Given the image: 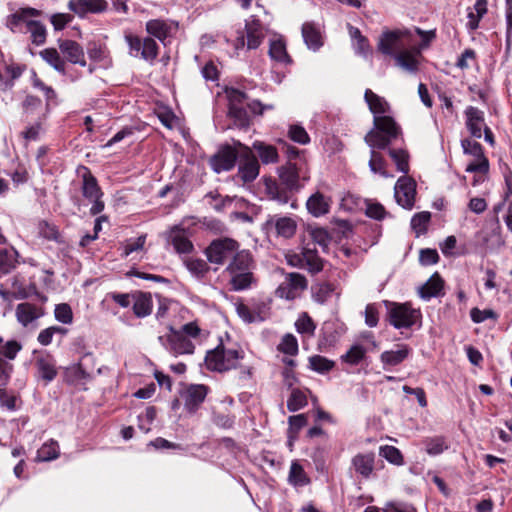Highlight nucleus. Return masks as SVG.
<instances>
[{"mask_svg": "<svg viewBox=\"0 0 512 512\" xmlns=\"http://www.w3.org/2000/svg\"><path fill=\"white\" fill-rule=\"evenodd\" d=\"M370 112L373 114V128L365 135V142L370 147L369 168L373 173L383 177H393L385 169L386 162L377 149L388 148L394 141L402 136L401 127L390 115V105L385 98L377 95L370 89L364 94Z\"/></svg>", "mask_w": 512, "mask_h": 512, "instance_id": "nucleus-1", "label": "nucleus"}, {"mask_svg": "<svg viewBox=\"0 0 512 512\" xmlns=\"http://www.w3.org/2000/svg\"><path fill=\"white\" fill-rule=\"evenodd\" d=\"M170 333L167 336H159V341L170 353L174 355L193 354L195 345L193 340L201 339L202 330L195 322H189L182 326L180 330L169 328Z\"/></svg>", "mask_w": 512, "mask_h": 512, "instance_id": "nucleus-2", "label": "nucleus"}, {"mask_svg": "<svg viewBox=\"0 0 512 512\" xmlns=\"http://www.w3.org/2000/svg\"><path fill=\"white\" fill-rule=\"evenodd\" d=\"M411 44L412 34L409 30H385L378 39L377 48L382 54L395 58V55L410 47Z\"/></svg>", "mask_w": 512, "mask_h": 512, "instance_id": "nucleus-3", "label": "nucleus"}, {"mask_svg": "<svg viewBox=\"0 0 512 512\" xmlns=\"http://www.w3.org/2000/svg\"><path fill=\"white\" fill-rule=\"evenodd\" d=\"M281 183L289 191H299L303 187L301 181L306 182L309 179L306 170V164L303 159L297 161H287V163L278 169Z\"/></svg>", "mask_w": 512, "mask_h": 512, "instance_id": "nucleus-4", "label": "nucleus"}, {"mask_svg": "<svg viewBox=\"0 0 512 512\" xmlns=\"http://www.w3.org/2000/svg\"><path fill=\"white\" fill-rule=\"evenodd\" d=\"M239 358L238 350L218 346L207 353L205 364L209 370L223 372L235 367Z\"/></svg>", "mask_w": 512, "mask_h": 512, "instance_id": "nucleus-5", "label": "nucleus"}, {"mask_svg": "<svg viewBox=\"0 0 512 512\" xmlns=\"http://www.w3.org/2000/svg\"><path fill=\"white\" fill-rule=\"evenodd\" d=\"M239 249V244L231 238H220L212 241L206 249V256L210 263L223 265L232 259Z\"/></svg>", "mask_w": 512, "mask_h": 512, "instance_id": "nucleus-6", "label": "nucleus"}, {"mask_svg": "<svg viewBox=\"0 0 512 512\" xmlns=\"http://www.w3.org/2000/svg\"><path fill=\"white\" fill-rule=\"evenodd\" d=\"M237 142L238 141H235L233 145L221 147L218 152L210 158L209 165L215 173L219 174L234 168L238 155H241L243 152L237 145Z\"/></svg>", "mask_w": 512, "mask_h": 512, "instance_id": "nucleus-7", "label": "nucleus"}, {"mask_svg": "<svg viewBox=\"0 0 512 512\" xmlns=\"http://www.w3.org/2000/svg\"><path fill=\"white\" fill-rule=\"evenodd\" d=\"M125 41L129 46V54L133 57L152 62L158 55V45L150 37L139 38L131 33L125 34Z\"/></svg>", "mask_w": 512, "mask_h": 512, "instance_id": "nucleus-8", "label": "nucleus"}, {"mask_svg": "<svg viewBox=\"0 0 512 512\" xmlns=\"http://www.w3.org/2000/svg\"><path fill=\"white\" fill-rule=\"evenodd\" d=\"M461 147L464 154L473 157V160L467 164L465 171L468 173L487 174L489 171V161L484 155L482 146L476 141L463 139Z\"/></svg>", "mask_w": 512, "mask_h": 512, "instance_id": "nucleus-9", "label": "nucleus"}, {"mask_svg": "<svg viewBox=\"0 0 512 512\" xmlns=\"http://www.w3.org/2000/svg\"><path fill=\"white\" fill-rule=\"evenodd\" d=\"M390 323L397 329L409 328L420 318V312L408 304L390 303L388 305Z\"/></svg>", "mask_w": 512, "mask_h": 512, "instance_id": "nucleus-10", "label": "nucleus"}, {"mask_svg": "<svg viewBox=\"0 0 512 512\" xmlns=\"http://www.w3.org/2000/svg\"><path fill=\"white\" fill-rule=\"evenodd\" d=\"M307 288V280L300 273H288L276 289L279 298L293 300Z\"/></svg>", "mask_w": 512, "mask_h": 512, "instance_id": "nucleus-11", "label": "nucleus"}, {"mask_svg": "<svg viewBox=\"0 0 512 512\" xmlns=\"http://www.w3.org/2000/svg\"><path fill=\"white\" fill-rule=\"evenodd\" d=\"M416 195V183L407 176L400 177L394 187V197L398 205L412 209Z\"/></svg>", "mask_w": 512, "mask_h": 512, "instance_id": "nucleus-12", "label": "nucleus"}, {"mask_svg": "<svg viewBox=\"0 0 512 512\" xmlns=\"http://www.w3.org/2000/svg\"><path fill=\"white\" fill-rule=\"evenodd\" d=\"M234 306L239 318L247 324L262 322L268 317V307L265 304L249 306L242 302H237Z\"/></svg>", "mask_w": 512, "mask_h": 512, "instance_id": "nucleus-13", "label": "nucleus"}, {"mask_svg": "<svg viewBox=\"0 0 512 512\" xmlns=\"http://www.w3.org/2000/svg\"><path fill=\"white\" fill-rule=\"evenodd\" d=\"M68 9L80 18L87 14H98L106 11L108 3L105 0H69Z\"/></svg>", "mask_w": 512, "mask_h": 512, "instance_id": "nucleus-14", "label": "nucleus"}, {"mask_svg": "<svg viewBox=\"0 0 512 512\" xmlns=\"http://www.w3.org/2000/svg\"><path fill=\"white\" fill-rule=\"evenodd\" d=\"M268 229H274L278 236L284 238L292 237L297 228V223L294 218L283 215H271L265 222Z\"/></svg>", "mask_w": 512, "mask_h": 512, "instance_id": "nucleus-15", "label": "nucleus"}, {"mask_svg": "<svg viewBox=\"0 0 512 512\" xmlns=\"http://www.w3.org/2000/svg\"><path fill=\"white\" fill-rule=\"evenodd\" d=\"M237 145L243 150L241 156L246 159V161L238 168V176L243 180V182H251L256 179L259 174V163L254 157H252L251 148L243 145L241 142H237Z\"/></svg>", "mask_w": 512, "mask_h": 512, "instance_id": "nucleus-16", "label": "nucleus"}, {"mask_svg": "<svg viewBox=\"0 0 512 512\" xmlns=\"http://www.w3.org/2000/svg\"><path fill=\"white\" fill-rule=\"evenodd\" d=\"M420 48L407 47L395 55V64L407 73L415 74L419 69Z\"/></svg>", "mask_w": 512, "mask_h": 512, "instance_id": "nucleus-17", "label": "nucleus"}, {"mask_svg": "<svg viewBox=\"0 0 512 512\" xmlns=\"http://www.w3.org/2000/svg\"><path fill=\"white\" fill-rule=\"evenodd\" d=\"M94 373V358L90 353L84 354L80 361L69 366L66 374L75 380H91Z\"/></svg>", "mask_w": 512, "mask_h": 512, "instance_id": "nucleus-18", "label": "nucleus"}, {"mask_svg": "<svg viewBox=\"0 0 512 512\" xmlns=\"http://www.w3.org/2000/svg\"><path fill=\"white\" fill-rule=\"evenodd\" d=\"M375 458L373 452L358 453L351 460V468L362 479H369L374 472Z\"/></svg>", "mask_w": 512, "mask_h": 512, "instance_id": "nucleus-19", "label": "nucleus"}, {"mask_svg": "<svg viewBox=\"0 0 512 512\" xmlns=\"http://www.w3.org/2000/svg\"><path fill=\"white\" fill-rule=\"evenodd\" d=\"M301 31L304 43L309 50L316 52L324 45L323 31L319 24L305 22Z\"/></svg>", "mask_w": 512, "mask_h": 512, "instance_id": "nucleus-20", "label": "nucleus"}, {"mask_svg": "<svg viewBox=\"0 0 512 512\" xmlns=\"http://www.w3.org/2000/svg\"><path fill=\"white\" fill-rule=\"evenodd\" d=\"M167 240L171 243L177 253H190L193 250V244L189 240V234L181 225H176L170 229Z\"/></svg>", "mask_w": 512, "mask_h": 512, "instance_id": "nucleus-21", "label": "nucleus"}, {"mask_svg": "<svg viewBox=\"0 0 512 512\" xmlns=\"http://www.w3.org/2000/svg\"><path fill=\"white\" fill-rule=\"evenodd\" d=\"M465 124L471 136L475 138L482 137V131L487 127L484 118V112L474 106H468L464 112Z\"/></svg>", "mask_w": 512, "mask_h": 512, "instance_id": "nucleus-22", "label": "nucleus"}, {"mask_svg": "<svg viewBox=\"0 0 512 512\" xmlns=\"http://www.w3.org/2000/svg\"><path fill=\"white\" fill-rule=\"evenodd\" d=\"M206 395V386H184L180 391V397L190 412L196 410L198 405L204 401Z\"/></svg>", "mask_w": 512, "mask_h": 512, "instance_id": "nucleus-23", "label": "nucleus"}, {"mask_svg": "<svg viewBox=\"0 0 512 512\" xmlns=\"http://www.w3.org/2000/svg\"><path fill=\"white\" fill-rule=\"evenodd\" d=\"M59 49L66 59L80 66H86L85 54L82 46L73 40H59Z\"/></svg>", "mask_w": 512, "mask_h": 512, "instance_id": "nucleus-24", "label": "nucleus"}, {"mask_svg": "<svg viewBox=\"0 0 512 512\" xmlns=\"http://www.w3.org/2000/svg\"><path fill=\"white\" fill-rule=\"evenodd\" d=\"M78 173L82 177V194L88 200L94 198H101L103 193L97 183L96 178L91 174L90 170L86 167H81Z\"/></svg>", "mask_w": 512, "mask_h": 512, "instance_id": "nucleus-25", "label": "nucleus"}, {"mask_svg": "<svg viewBox=\"0 0 512 512\" xmlns=\"http://www.w3.org/2000/svg\"><path fill=\"white\" fill-rule=\"evenodd\" d=\"M245 31L247 37V49H257L265 38V29L263 25L258 20L251 19L246 21Z\"/></svg>", "mask_w": 512, "mask_h": 512, "instance_id": "nucleus-26", "label": "nucleus"}, {"mask_svg": "<svg viewBox=\"0 0 512 512\" xmlns=\"http://www.w3.org/2000/svg\"><path fill=\"white\" fill-rule=\"evenodd\" d=\"M331 200L320 192L312 194L307 202L306 207L308 212L314 217L326 215L330 211Z\"/></svg>", "mask_w": 512, "mask_h": 512, "instance_id": "nucleus-27", "label": "nucleus"}, {"mask_svg": "<svg viewBox=\"0 0 512 512\" xmlns=\"http://www.w3.org/2000/svg\"><path fill=\"white\" fill-rule=\"evenodd\" d=\"M15 314L18 322L26 327L33 321L40 318L42 316V311L37 306L25 302L17 305Z\"/></svg>", "mask_w": 512, "mask_h": 512, "instance_id": "nucleus-28", "label": "nucleus"}, {"mask_svg": "<svg viewBox=\"0 0 512 512\" xmlns=\"http://www.w3.org/2000/svg\"><path fill=\"white\" fill-rule=\"evenodd\" d=\"M269 56L271 60L281 64H290L291 58L287 53L286 44L284 40L277 36L269 41Z\"/></svg>", "mask_w": 512, "mask_h": 512, "instance_id": "nucleus-29", "label": "nucleus"}, {"mask_svg": "<svg viewBox=\"0 0 512 512\" xmlns=\"http://www.w3.org/2000/svg\"><path fill=\"white\" fill-rule=\"evenodd\" d=\"M443 284L442 278L436 273L419 288V296L424 300H430L433 297H438L443 290Z\"/></svg>", "mask_w": 512, "mask_h": 512, "instance_id": "nucleus-30", "label": "nucleus"}, {"mask_svg": "<svg viewBox=\"0 0 512 512\" xmlns=\"http://www.w3.org/2000/svg\"><path fill=\"white\" fill-rule=\"evenodd\" d=\"M410 348L405 344H398L394 349L381 354V361L385 366H395L403 362L409 355Z\"/></svg>", "mask_w": 512, "mask_h": 512, "instance_id": "nucleus-31", "label": "nucleus"}, {"mask_svg": "<svg viewBox=\"0 0 512 512\" xmlns=\"http://www.w3.org/2000/svg\"><path fill=\"white\" fill-rule=\"evenodd\" d=\"M252 258L248 251H236L227 267L229 273L251 271Z\"/></svg>", "mask_w": 512, "mask_h": 512, "instance_id": "nucleus-32", "label": "nucleus"}, {"mask_svg": "<svg viewBox=\"0 0 512 512\" xmlns=\"http://www.w3.org/2000/svg\"><path fill=\"white\" fill-rule=\"evenodd\" d=\"M132 297L134 314L139 318L148 316L152 311L151 295L148 293L138 292L132 294Z\"/></svg>", "mask_w": 512, "mask_h": 512, "instance_id": "nucleus-33", "label": "nucleus"}, {"mask_svg": "<svg viewBox=\"0 0 512 512\" xmlns=\"http://www.w3.org/2000/svg\"><path fill=\"white\" fill-rule=\"evenodd\" d=\"M265 192L270 199L277 201L281 204L288 203L290 199L289 189H287L286 186L282 187L280 184H278L275 180L272 179L265 180Z\"/></svg>", "mask_w": 512, "mask_h": 512, "instance_id": "nucleus-34", "label": "nucleus"}, {"mask_svg": "<svg viewBox=\"0 0 512 512\" xmlns=\"http://www.w3.org/2000/svg\"><path fill=\"white\" fill-rule=\"evenodd\" d=\"M22 70L16 65L3 64L0 66V90H8L13 84L14 80L20 77Z\"/></svg>", "mask_w": 512, "mask_h": 512, "instance_id": "nucleus-35", "label": "nucleus"}, {"mask_svg": "<svg viewBox=\"0 0 512 512\" xmlns=\"http://www.w3.org/2000/svg\"><path fill=\"white\" fill-rule=\"evenodd\" d=\"M487 13V1L476 0L472 9L468 11L467 27L469 30L474 31L479 27V22L482 17Z\"/></svg>", "mask_w": 512, "mask_h": 512, "instance_id": "nucleus-36", "label": "nucleus"}, {"mask_svg": "<svg viewBox=\"0 0 512 512\" xmlns=\"http://www.w3.org/2000/svg\"><path fill=\"white\" fill-rule=\"evenodd\" d=\"M171 26L164 20L153 19L146 23V31L163 42L169 35Z\"/></svg>", "mask_w": 512, "mask_h": 512, "instance_id": "nucleus-37", "label": "nucleus"}, {"mask_svg": "<svg viewBox=\"0 0 512 512\" xmlns=\"http://www.w3.org/2000/svg\"><path fill=\"white\" fill-rule=\"evenodd\" d=\"M253 148L264 164L276 163L278 161V152L274 146L261 141H255Z\"/></svg>", "mask_w": 512, "mask_h": 512, "instance_id": "nucleus-38", "label": "nucleus"}, {"mask_svg": "<svg viewBox=\"0 0 512 512\" xmlns=\"http://www.w3.org/2000/svg\"><path fill=\"white\" fill-rule=\"evenodd\" d=\"M26 30L30 33L33 44L39 46L45 43L47 31L43 23L35 20L27 21Z\"/></svg>", "mask_w": 512, "mask_h": 512, "instance_id": "nucleus-39", "label": "nucleus"}, {"mask_svg": "<svg viewBox=\"0 0 512 512\" xmlns=\"http://www.w3.org/2000/svg\"><path fill=\"white\" fill-rule=\"evenodd\" d=\"M41 57L44 61H46L50 66H52L56 71L64 74L66 63L64 59L61 58L59 52L54 48H47L40 52Z\"/></svg>", "mask_w": 512, "mask_h": 512, "instance_id": "nucleus-40", "label": "nucleus"}, {"mask_svg": "<svg viewBox=\"0 0 512 512\" xmlns=\"http://www.w3.org/2000/svg\"><path fill=\"white\" fill-rule=\"evenodd\" d=\"M230 284L235 291H241L249 288L254 281L251 271L230 273Z\"/></svg>", "mask_w": 512, "mask_h": 512, "instance_id": "nucleus-41", "label": "nucleus"}, {"mask_svg": "<svg viewBox=\"0 0 512 512\" xmlns=\"http://www.w3.org/2000/svg\"><path fill=\"white\" fill-rule=\"evenodd\" d=\"M304 267L312 273H318L323 269L322 260L318 257L315 251L305 248L301 255Z\"/></svg>", "mask_w": 512, "mask_h": 512, "instance_id": "nucleus-42", "label": "nucleus"}, {"mask_svg": "<svg viewBox=\"0 0 512 512\" xmlns=\"http://www.w3.org/2000/svg\"><path fill=\"white\" fill-rule=\"evenodd\" d=\"M389 155L395 163L397 170L404 174L409 171V155L404 149H393L389 148Z\"/></svg>", "mask_w": 512, "mask_h": 512, "instance_id": "nucleus-43", "label": "nucleus"}, {"mask_svg": "<svg viewBox=\"0 0 512 512\" xmlns=\"http://www.w3.org/2000/svg\"><path fill=\"white\" fill-rule=\"evenodd\" d=\"M18 253L15 249H4L0 251V270L9 273L16 267Z\"/></svg>", "mask_w": 512, "mask_h": 512, "instance_id": "nucleus-44", "label": "nucleus"}, {"mask_svg": "<svg viewBox=\"0 0 512 512\" xmlns=\"http://www.w3.org/2000/svg\"><path fill=\"white\" fill-rule=\"evenodd\" d=\"M379 455L385 458L391 464L401 466L404 464V459L401 451L391 445L381 446L379 449Z\"/></svg>", "mask_w": 512, "mask_h": 512, "instance_id": "nucleus-45", "label": "nucleus"}, {"mask_svg": "<svg viewBox=\"0 0 512 512\" xmlns=\"http://www.w3.org/2000/svg\"><path fill=\"white\" fill-rule=\"evenodd\" d=\"M59 456V446L55 441L44 443L37 451L39 461L54 460Z\"/></svg>", "mask_w": 512, "mask_h": 512, "instance_id": "nucleus-46", "label": "nucleus"}, {"mask_svg": "<svg viewBox=\"0 0 512 512\" xmlns=\"http://www.w3.org/2000/svg\"><path fill=\"white\" fill-rule=\"evenodd\" d=\"M289 481L295 486H304L308 484L309 479L303 467L296 461L292 462L289 472Z\"/></svg>", "mask_w": 512, "mask_h": 512, "instance_id": "nucleus-47", "label": "nucleus"}, {"mask_svg": "<svg viewBox=\"0 0 512 512\" xmlns=\"http://www.w3.org/2000/svg\"><path fill=\"white\" fill-rule=\"evenodd\" d=\"M277 349L287 355L294 356L298 353V341L297 338L290 333L285 334L280 343L277 346Z\"/></svg>", "mask_w": 512, "mask_h": 512, "instance_id": "nucleus-48", "label": "nucleus"}, {"mask_svg": "<svg viewBox=\"0 0 512 512\" xmlns=\"http://www.w3.org/2000/svg\"><path fill=\"white\" fill-rule=\"evenodd\" d=\"M184 263L188 271L197 278L203 277L209 269L207 263L202 259L187 258Z\"/></svg>", "mask_w": 512, "mask_h": 512, "instance_id": "nucleus-49", "label": "nucleus"}, {"mask_svg": "<svg viewBox=\"0 0 512 512\" xmlns=\"http://www.w3.org/2000/svg\"><path fill=\"white\" fill-rule=\"evenodd\" d=\"M334 366V362L321 355H314L309 358V367L318 373H326Z\"/></svg>", "mask_w": 512, "mask_h": 512, "instance_id": "nucleus-50", "label": "nucleus"}, {"mask_svg": "<svg viewBox=\"0 0 512 512\" xmlns=\"http://www.w3.org/2000/svg\"><path fill=\"white\" fill-rule=\"evenodd\" d=\"M424 444H425L426 452L429 455H433V456L441 454L448 448V445L446 444L444 437H441V436L427 438L424 441Z\"/></svg>", "mask_w": 512, "mask_h": 512, "instance_id": "nucleus-51", "label": "nucleus"}, {"mask_svg": "<svg viewBox=\"0 0 512 512\" xmlns=\"http://www.w3.org/2000/svg\"><path fill=\"white\" fill-rule=\"evenodd\" d=\"M369 348H364L359 344L353 345L344 355L342 360L348 364L356 365L364 358Z\"/></svg>", "mask_w": 512, "mask_h": 512, "instance_id": "nucleus-52", "label": "nucleus"}, {"mask_svg": "<svg viewBox=\"0 0 512 512\" xmlns=\"http://www.w3.org/2000/svg\"><path fill=\"white\" fill-rule=\"evenodd\" d=\"M38 374L45 381H52L56 375V367L50 359H40L37 362Z\"/></svg>", "mask_w": 512, "mask_h": 512, "instance_id": "nucleus-53", "label": "nucleus"}, {"mask_svg": "<svg viewBox=\"0 0 512 512\" xmlns=\"http://www.w3.org/2000/svg\"><path fill=\"white\" fill-rule=\"evenodd\" d=\"M21 399L13 392L0 388V405L10 411H15L19 408Z\"/></svg>", "mask_w": 512, "mask_h": 512, "instance_id": "nucleus-54", "label": "nucleus"}, {"mask_svg": "<svg viewBox=\"0 0 512 512\" xmlns=\"http://www.w3.org/2000/svg\"><path fill=\"white\" fill-rule=\"evenodd\" d=\"M21 349L22 345L18 341L8 340L4 342L0 337V357L4 356L9 360H13Z\"/></svg>", "mask_w": 512, "mask_h": 512, "instance_id": "nucleus-55", "label": "nucleus"}, {"mask_svg": "<svg viewBox=\"0 0 512 512\" xmlns=\"http://www.w3.org/2000/svg\"><path fill=\"white\" fill-rule=\"evenodd\" d=\"M307 405V396L305 392L295 389L292 391L288 401L287 408L291 412L298 411Z\"/></svg>", "mask_w": 512, "mask_h": 512, "instance_id": "nucleus-56", "label": "nucleus"}, {"mask_svg": "<svg viewBox=\"0 0 512 512\" xmlns=\"http://www.w3.org/2000/svg\"><path fill=\"white\" fill-rule=\"evenodd\" d=\"M228 115L234 120V124L238 127H246L249 124L245 106H229Z\"/></svg>", "mask_w": 512, "mask_h": 512, "instance_id": "nucleus-57", "label": "nucleus"}, {"mask_svg": "<svg viewBox=\"0 0 512 512\" xmlns=\"http://www.w3.org/2000/svg\"><path fill=\"white\" fill-rule=\"evenodd\" d=\"M295 328L298 333L311 336L315 331V324L307 313H302L295 322Z\"/></svg>", "mask_w": 512, "mask_h": 512, "instance_id": "nucleus-58", "label": "nucleus"}, {"mask_svg": "<svg viewBox=\"0 0 512 512\" xmlns=\"http://www.w3.org/2000/svg\"><path fill=\"white\" fill-rule=\"evenodd\" d=\"M311 238L315 244H317L323 252H327L329 244L331 243V237L327 230L324 228H315L311 230Z\"/></svg>", "mask_w": 512, "mask_h": 512, "instance_id": "nucleus-59", "label": "nucleus"}, {"mask_svg": "<svg viewBox=\"0 0 512 512\" xmlns=\"http://www.w3.org/2000/svg\"><path fill=\"white\" fill-rule=\"evenodd\" d=\"M146 243V235H141L135 239H128L122 246V256L128 257L130 254L140 251Z\"/></svg>", "mask_w": 512, "mask_h": 512, "instance_id": "nucleus-60", "label": "nucleus"}, {"mask_svg": "<svg viewBox=\"0 0 512 512\" xmlns=\"http://www.w3.org/2000/svg\"><path fill=\"white\" fill-rule=\"evenodd\" d=\"M288 135L292 141L301 145H306L310 142V137L307 131L304 127L298 124H293L289 127Z\"/></svg>", "mask_w": 512, "mask_h": 512, "instance_id": "nucleus-61", "label": "nucleus"}, {"mask_svg": "<svg viewBox=\"0 0 512 512\" xmlns=\"http://www.w3.org/2000/svg\"><path fill=\"white\" fill-rule=\"evenodd\" d=\"M288 423L289 437L294 438L297 436L298 432L307 424V416L305 414L290 416L288 418Z\"/></svg>", "mask_w": 512, "mask_h": 512, "instance_id": "nucleus-62", "label": "nucleus"}, {"mask_svg": "<svg viewBox=\"0 0 512 512\" xmlns=\"http://www.w3.org/2000/svg\"><path fill=\"white\" fill-rule=\"evenodd\" d=\"M27 21L22 11L19 10L7 17L6 25L12 32H23L22 25L27 27Z\"/></svg>", "mask_w": 512, "mask_h": 512, "instance_id": "nucleus-63", "label": "nucleus"}, {"mask_svg": "<svg viewBox=\"0 0 512 512\" xmlns=\"http://www.w3.org/2000/svg\"><path fill=\"white\" fill-rule=\"evenodd\" d=\"M156 417V410L154 407H148L145 412L138 416V427L144 433H148L151 429V424Z\"/></svg>", "mask_w": 512, "mask_h": 512, "instance_id": "nucleus-64", "label": "nucleus"}]
</instances>
